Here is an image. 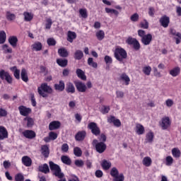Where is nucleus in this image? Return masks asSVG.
Segmentation results:
<instances>
[{
    "instance_id": "f257e3e1",
    "label": "nucleus",
    "mask_w": 181,
    "mask_h": 181,
    "mask_svg": "<svg viewBox=\"0 0 181 181\" xmlns=\"http://www.w3.org/2000/svg\"><path fill=\"white\" fill-rule=\"evenodd\" d=\"M49 169L52 172V175L58 177V179H63L64 177V173L62 172V168L60 165L54 163L53 161H49Z\"/></svg>"
},
{
    "instance_id": "f03ea898",
    "label": "nucleus",
    "mask_w": 181,
    "mask_h": 181,
    "mask_svg": "<svg viewBox=\"0 0 181 181\" xmlns=\"http://www.w3.org/2000/svg\"><path fill=\"white\" fill-rule=\"evenodd\" d=\"M138 36L141 38V42L144 46H148L152 42V34L145 32L144 30H139L137 31Z\"/></svg>"
},
{
    "instance_id": "7ed1b4c3",
    "label": "nucleus",
    "mask_w": 181,
    "mask_h": 181,
    "mask_svg": "<svg viewBox=\"0 0 181 181\" xmlns=\"http://www.w3.org/2000/svg\"><path fill=\"white\" fill-rule=\"evenodd\" d=\"M114 56L117 62L122 63L124 59H127L128 57V54H127V51L124 49V48L117 47L115 49Z\"/></svg>"
},
{
    "instance_id": "20e7f679",
    "label": "nucleus",
    "mask_w": 181,
    "mask_h": 181,
    "mask_svg": "<svg viewBox=\"0 0 181 181\" xmlns=\"http://www.w3.org/2000/svg\"><path fill=\"white\" fill-rule=\"evenodd\" d=\"M37 91L41 97H43V98H46L48 96L46 93H47L48 94H52V93H53V89L50 86H49L47 83H44L41 84L40 87H38Z\"/></svg>"
},
{
    "instance_id": "39448f33",
    "label": "nucleus",
    "mask_w": 181,
    "mask_h": 181,
    "mask_svg": "<svg viewBox=\"0 0 181 181\" xmlns=\"http://www.w3.org/2000/svg\"><path fill=\"white\" fill-rule=\"evenodd\" d=\"M92 144L98 153H104L107 151V144L104 142L98 141L96 139L93 140Z\"/></svg>"
},
{
    "instance_id": "423d86ee",
    "label": "nucleus",
    "mask_w": 181,
    "mask_h": 181,
    "mask_svg": "<svg viewBox=\"0 0 181 181\" xmlns=\"http://www.w3.org/2000/svg\"><path fill=\"white\" fill-rule=\"evenodd\" d=\"M88 129H90L91 134L95 135V136H100L101 135V129L98 127V124L94 122L88 123Z\"/></svg>"
},
{
    "instance_id": "0eeeda50",
    "label": "nucleus",
    "mask_w": 181,
    "mask_h": 181,
    "mask_svg": "<svg viewBox=\"0 0 181 181\" xmlns=\"http://www.w3.org/2000/svg\"><path fill=\"white\" fill-rule=\"evenodd\" d=\"M0 78L1 80H6L8 84H12V83H13V78H12V76H11L9 72L4 69L0 71Z\"/></svg>"
},
{
    "instance_id": "6e6552de",
    "label": "nucleus",
    "mask_w": 181,
    "mask_h": 181,
    "mask_svg": "<svg viewBox=\"0 0 181 181\" xmlns=\"http://www.w3.org/2000/svg\"><path fill=\"white\" fill-rule=\"evenodd\" d=\"M159 125L162 129L164 131L168 129V128H170V125H172V120L169 117H164L161 119V121L159 122Z\"/></svg>"
},
{
    "instance_id": "1a4fd4ad",
    "label": "nucleus",
    "mask_w": 181,
    "mask_h": 181,
    "mask_svg": "<svg viewBox=\"0 0 181 181\" xmlns=\"http://www.w3.org/2000/svg\"><path fill=\"white\" fill-rule=\"evenodd\" d=\"M18 111L23 117H28L32 112V109L25 105H20L18 107Z\"/></svg>"
},
{
    "instance_id": "9d476101",
    "label": "nucleus",
    "mask_w": 181,
    "mask_h": 181,
    "mask_svg": "<svg viewBox=\"0 0 181 181\" xmlns=\"http://www.w3.org/2000/svg\"><path fill=\"white\" fill-rule=\"evenodd\" d=\"M74 84L78 93H86L87 91V86L83 82L76 81L74 82Z\"/></svg>"
},
{
    "instance_id": "9b49d317",
    "label": "nucleus",
    "mask_w": 181,
    "mask_h": 181,
    "mask_svg": "<svg viewBox=\"0 0 181 181\" xmlns=\"http://www.w3.org/2000/svg\"><path fill=\"white\" fill-rule=\"evenodd\" d=\"M159 23L163 28H168L169 26V23H170V18L166 15H164L159 19Z\"/></svg>"
},
{
    "instance_id": "f8f14e48",
    "label": "nucleus",
    "mask_w": 181,
    "mask_h": 181,
    "mask_svg": "<svg viewBox=\"0 0 181 181\" xmlns=\"http://www.w3.org/2000/svg\"><path fill=\"white\" fill-rule=\"evenodd\" d=\"M86 136L87 132H86L85 130L78 131L75 135V140L78 142H82V141H84V139H86Z\"/></svg>"
},
{
    "instance_id": "ddd939ff",
    "label": "nucleus",
    "mask_w": 181,
    "mask_h": 181,
    "mask_svg": "<svg viewBox=\"0 0 181 181\" xmlns=\"http://www.w3.org/2000/svg\"><path fill=\"white\" fill-rule=\"evenodd\" d=\"M23 136L27 138V139H33V138H36V133L33 130H25L23 132Z\"/></svg>"
},
{
    "instance_id": "4468645a",
    "label": "nucleus",
    "mask_w": 181,
    "mask_h": 181,
    "mask_svg": "<svg viewBox=\"0 0 181 181\" xmlns=\"http://www.w3.org/2000/svg\"><path fill=\"white\" fill-rule=\"evenodd\" d=\"M65 91L68 94H74V93H76V88L74 87V84H73L71 82H68L66 84Z\"/></svg>"
},
{
    "instance_id": "2eb2a0df",
    "label": "nucleus",
    "mask_w": 181,
    "mask_h": 181,
    "mask_svg": "<svg viewBox=\"0 0 181 181\" xmlns=\"http://www.w3.org/2000/svg\"><path fill=\"white\" fill-rule=\"evenodd\" d=\"M8 136V130L4 126H0V141L6 139Z\"/></svg>"
},
{
    "instance_id": "dca6fc26",
    "label": "nucleus",
    "mask_w": 181,
    "mask_h": 181,
    "mask_svg": "<svg viewBox=\"0 0 181 181\" xmlns=\"http://www.w3.org/2000/svg\"><path fill=\"white\" fill-rule=\"evenodd\" d=\"M62 123H60V122L59 121L51 122L49 124V131H54L56 129H59Z\"/></svg>"
},
{
    "instance_id": "f3484780",
    "label": "nucleus",
    "mask_w": 181,
    "mask_h": 181,
    "mask_svg": "<svg viewBox=\"0 0 181 181\" xmlns=\"http://www.w3.org/2000/svg\"><path fill=\"white\" fill-rule=\"evenodd\" d=\"M21 160L24 166H26L27 168L32 166V158H30V157L28 156H24L22 157Z\"/></svg>"
},
{
    "instance_id": "a211bd4d",
    "label": "nucleus",
    "mask_w": 181,
    "mask_h": 181,
    "mask_svg": "<svg viewBox=\"0 0 181 181\" xmlns=\"http://www.w3.org/2000/svg\"><path fill=\"white\" fill-rule=\"evenodd\" d=\"M119 80H120V81H124L125 86H129V83H131V78L125 73H122L120 75Z\"/></svg>"
},
{
    "instance_id": "6ab92c4d",
    "label": "nucleus",
    "mask_w": 181,
    "mask_h": 181,
    "mask_svg": "<svg viewBox=\"0 0 181 181\" xmlns=\"http://www.w3.org/2000/svg\"><path fill=\"white\" fill-rule=\"evenodd\" d=\"M41 153L44 158H49V155H50V150L49 149V146H47V145H43L41 146Z\"/></svg>"
},
{
    "instance_id": "aec40b11",
    "label": "nucleus",
    "mask_w": 181,
    "mask_h": 181,
    "mask_svg": "<svg viewBox=\"0 0 181 181\" xmlns=\"http://www.w3.org/2000/svg\"><path fill=\"white\" fill-rule=\"evenodd\" d=\"M77 38V34L73 31H68L66 40L69 42V43H73L75 39Z\"/></svg>"
},
{
    "instance_id": "412c9836",
    "label": "nucleus",
    "mask_w": 181,
    "mask_h": 181,
    "mask_svg": "<svg viewBox=\"0 0 181 181\" xmlns=\"http://www.w3.org/2000/svg\"><path fill=\"white\" fill-rule=\"evenodd\" d=\"M10 70L13 73V76L16 80H19L21 78V70L18 69L16 66L11 67Z\"/></svg>"
},
{
    "instance_id": "4be33fe9",
    "label": "nucleus",
    "mask_w": 181,
    "mask_h": 181,
    "mask_svg": "<svg viewBox=\"0 0 181 181\" xmlns=\"http://www.w3.org/2000/svg\"><path fill=\"white\" fill-rule=\"evenodd\" d=\"M38 170L39 172H42V173H45V175L50 173V169L49 168V165H47V163L40 165L38 167Z\"/></svg>"
},
{
    "instance_id": "5701e85b",
    "label": "nucleus",
    "mask_w": 181,
    "mask_h": 181,
    "mask_svg": "<svg viewBox=\"0 0 181 181\" xmlns=\"http://www.w3.org/2000/svg\"><path fill=\"white\" fill-rule=\"evenodd\" d=\"M137 135H144L145 134V127H144V125L137 123L136 124V129H135Z\"/></svg>"
},
{
    "instance_id": "b1692460",
    "label": "nucleus",
    "mask_w": 181,
    "mask_h": 181,
    "mask_svg": "<svg viewBox=\"0 0 181 181\" xmlns=\"http://www.w3.org/2000/svg\"><path fill=\"white\" fill-rule=\"evenodd\" d=\"M54 90L57 91H64L65 88V85H64V81H59V83H55L54 86Z\"/></svg>"
},
{
    "instance_id": "393cba45",
    "label": "nucleus",
    "mask_w": 181,
    "mask_h": 181,
    "mask_svg": "<svg viewBox=\"0 0 181 181\" xmlns=\"http://www.w3.org/2000/svg\"><path fill=\"white\" fill-rule=\"evenodd\" d=\"M8 43L15 48L18 46V37L16 36H11L8 38Z\"/></svg>"
},
{
    "instance_id": "a878e982",
    "label": "nucleus",
    "mask_w": 181,
    "mask_h": 181,
    "mask_svg": "<svg viewBox=\"0 0 181 181\" xmlns=\"http://www.w3.org/2000/svg\"><path fill=\"white\" fill-rule=\"evenodd\" d=\"M83 57H84V53H83V51L80 49L75 51L74 54V59H75V60H81Z\"/></svg>"
},
{
    "instance_id": "bb28decb",
    "label": "nucleus",
    "mask_w": 181,
    "mask_h": 181,
    "mask_svg": "<svg viewBox=\"0 0 181 181\" xmlns=\"http://www.w3.org/2000/svg\"><path fill=\"white\" fill-rule=\"evenodd\" d=\"M170 74L172 77H177L180 74V67L176 66L170 71Z\"/></svg>"
},
{
    "instance_id": "cd10ccee",
    "label": "nucleus",
    "mask_w": 181,
    "mask_h": 181,
    "mask_svg": "<svg viewBox=\"0 0 181 181\" xmlns=\"http://www.w3.org/2000/svg\"><path fill=\"white\" fill-rule=\"evenodd\" d=\"M23 15L24 16L25 22H30L31 21L33 20V13H32L25 11L23 13Z\"/></svg>"
},
{
    "instance_id": "c85d7f7f",
    "label": "nucleus",
    "mask_w": 181,
    "mask_h": 181,
    "mask_svg": "<svg viewBox=\"0 0 181 181\" xmlns=\"http://www.w3.org/2000/svg\"><path fill=\"white\" fill-rule=\"evenodd\" d=\"M58 54L60 56V57H68L69 52L64 47L59 48L58 49Z\"/></svg>"
},
{
    "instance_id": "c756f323",
    "label": "nucleus",
    "mask_w": 181,
    "mask_h": 181,
    "mask_svg": "<svg viewBox=\"0 0 181 181\" xmlns=\"http://www.w3.org/2000/svg\"><path fill=\"white\" fill-rule=\"evenodd\" d=\"M61 160L62 163H64V165H67L68 166L71 165V158L68 156H62Z\"/></svg>"
},
{
    "instance_id": "7c9ffc66",
    "label": "nucleus",
    "mask_w": 181,
    "mask_h": 181,
    "mask_svg": "<svg viewBox=\"0 0 181 181\" xmlns=\"http://www.w3.org/2000/svg\"><path fill=\"white\" fill-rule=\"evenodd\" d=\"M21 76L23 81L25 83H28V81H29V77L28 76V72L26 71V69H22Z\"/></svg>"
},
{
    "instance_id": "2f4dec72",
    "label": "nucleus",
    "mask_w": 181,
    "mask_h": 181,
    "mask_svg": "<svg viewBox=\"0 0 181 181\" xmlns=\"http://www.w3.org/2000/svg\"><path fill=\"white\" fill-rule=\"evenodd\" d=\"M76 74L78 78H81V80H83L86 81L87 80V76H86V74H84V71L81 70V69H76Z\"/></svg>"
},
{
    "instance_id": "473e14b6",
    "label": "nucleus",
    "mask_w": 181,
    "mask_h": 181,
    "mask_svg": "<svg viewBox=\"0 0 181 181\" xmlns=\"http://www.w3.org/2000/svg\"><path fill=\"white\" fill-rule=\"evenodd\" d=\"M142 163L144 166H146V168H149V166L152 165V159L151 158V157L148 156L144 157Z\"/></svg>"
},
{
    "instance_id": "72a5a7b5",
    "label": "nucleus",
    "mask_w": 181,
    "mask_h": 181,
    "mask_svg": "<svg viewBox=\"0 0 181 181\" xmlns=\"http://www.w3.org/2000/svg\"><path fill=\"white\" fill-rule=\"evenodd\" d=\"M69 63V61L66 59H57V64L60 66V67H66Z\"/></svg>"
},
{
    "instance_id": "f704fd0d",
    "label": "nucleus",
    "mask_w": 181,
    "mask_h": 181,
    "mask_svg": "<svg viewBox=\"0 0 181 181\" xmlns=\"http://www.w3.org/2000/svg\"><path fill=\"white\" fill-rule=\"evenodd\" d=\"M111 162H109L107 160H103L101 163V166L104 170H108L111 168Z\"/></svg>"
},
{
    "instance_id": "c9c22d12",
    "label": "nucleus",
    "mask_w": 181,
    "mask_h": 181,
    "mask_svg": "<svg viewBox=\"0 0 181 181\" xmlns=\"http://www.w3.org/2000/svg\"><path fill=\"white\" fill-rule=\"evenodd\" d=\"M32 47L33 50L40 52V50H42V47H43V45H42V42H36L32 45Z\"/></svg>"
},
{
    "instance_id": "e433bc0d",
    "label": "nucleus",
    "mask_w": 181,
    "mask_h": 181,
    "mask_svg": "<svg viewBox=\"0 0 181 181\" xmlns=\"http://www.w3.org/2000/svg\"><path fill=\"white\" fill-rule=\"evenodd\" d=\"M6 18L7 21L12 22V21H15V19H16V15L11 13V11H6Z\"/></svg>"
},
{
    "instance_id": "4c0bfd02",
    "label": "nucleus",
    "mask_w": 181,
    "mask_h": 181,
    "mask_svg": "<svg viewBox=\"0 0 181 181\" xmlns=\"http://www.w3.org/2000/svg\"><path fill=\"white\" fill-rule=\"evenodd\" d=\"M95 36H96L98 40H103V39H104V37H105V33H104V30H98L96 33Z\"/></svg>"
},
{
    "instance_id": "58836bf2",
    "label": "nucleus",
    "mask_w": 181,
    "mask_h": 181,
    "mask_svg": "<svg viewBox=\"0 0 181 181\" xmlns=\"http://www.w3.org/2000/svg\"><path fill=\"white\" fill-rule=\"evenodd\" d=\"M88 64L93 69H97V67H98V64H97V62H95L94 59L91 57H89L88 59Z\"/></svg>"
},
{
    "instance_id": "ea45409f",
    "label": "nucleus",
    "mask_w": 181,
    "mask_h": 181,
    "mask_svg": "<svg viewBox=\"0 0 181 181\" xmlns=\"http://www.w3.org/2000/svg\"><path fill=\"white\" fill-rule=\"evenodd\" d=\"M6 42V33L5 31H0V45H4Z\"/></svg>"
},
{
    "instance_id": "a19ab883",
    "label": "nucleus",
    "mask_w": 181,
    "mask_h": 181,
    "mask_svg": "<svg viewBox=\"0 0 181 181\" xmlns=\"http://www.w3.org/2000/svg\"><path fill=\"white\" fill-rule=\"evenodd\" d=\"M24 121H27L28 128H32L33 127V124H35V121H33L32 117H25Z\"/></svg>"
},
{
    "instance_id": "79ce46f5",
    "label": "nucleus",
    "mask_w": 181,
    "mask_h": 181,
    "mask_svg": "<svg viewBox=\"0 0 181 181\" xmlns=\"http://www.w3.org/2000/svg\"><path fill=\"white\" fill-rule=\"evenodd\" d=\"M142 71L146 76H151V71H152V67H151V66H144L143 67Z\"/></svg>"
},
{
    "instance_id": "37998d69",
    "label": "nucleus",
    "mask_w": 181,
    "mask_h": 181,
    "mask_svg": "<svg viewBox=\"0 0 181 181\" xmlns=\"http://www.w3.org/2000/svg\"><path fill=\"white\" fill-rule=\"evenodd\" d=\"M74 153L75 156L80 158V156L83 155V151H81V148H80V147H75L74 148Z\"/></svg>"
},
{
    "instance_id": "c03bdc74",
    "label": "nucleus",
    "mask_w": 181,
    "mask_h": 181,
    "mask_svg": "<svg viewBox=\"0 0 181 181\" xmlns=\"http://www.w3.org/2000/svg\"><path fill=\"white\" fill-rule=\"evenodd\" d=\"M172 155L174 158H180V150L176 148H173Z\"/></svg>"
},
{
    "instance_id": "a18cd8bd",
    "label": "nucleus",
    "mask_w": 181,
    "mask_h": 181,
    "mask_svg": "<svg viewBox=\"0 0 181 181\" xmlns=\"http://www.w3.org/2000/svg\"><path fill=\"white\" fill-rule=\"evenodd\" d=\"M119 175V171H118V169L117 168L113 167L110 170V175L112 177H117Z\"/></svg>"
},
{
    "instance_id": "49530a36",
    "label": "nucleus",
    "mask_w": 181,
    "mask_h": 181,
    "mask_svg": "<svg viewBox=\"0 0 181 181\" xmlns=\"http://www.w3.org/2000/svg\"><path fill=\"white\" fill-rule=\"evenodd\" d=\"M153 132H150L146 134V141H148V142H153Z\"/></svg>"
},
{
    "instance_id": "de8ad7c7",
    "label": "nucleus",
    "mask_w": 181,
    "mask_h": 181,
    "mask_svg": "<svg viewBox=\"0 0 181 181\" xmlns=\"http://www.w3.org/2000/svg\"><path fill=\"white\" fill-rule=\"evenodd\" d=\"M2 50H4V53H12V48L9 47L7 44H4L2 45Z\"/></svg>"
},
{
    "instance_id": "09e8293b",
    "label": "nucleus",
    "mask_w": 181,
    "mask_h": 181,
    "mask_svg": "<svg viewBox=\"0 0 181 181\" xmlns=\"http://www.w3.org/2000/svg\"><path fill=\"white\" fill-rule=\"evenodd\" d=\"M173 164V158L172 156H168L165 158V165L166 166H172Z\"/></svg>"
},
{
    "instance_id": "8fccbe9b",
    "label": "nucleus",
    "mask_w": 181,
    "mask_h": 181,
    "mask_svg": "<svg viewBox=\"0 0 181 181\" xmlns=\"http://www.w3.org/2000/svg\"><path fill=\"white\" fill-rule=\"evenodd\" d=\"M110 110H111L110 106L103 105L100 110V112L103 115L108 114V112H110Z\"/></svg>"
},
{
    "instance_id": "3c124183",
    "label": "nucleus",
    "mask_w": 181,
    "mask_h": 181,
    "mask_svg": "<svg viewBox=\"0 0 181 181\" xmlns=\"http://www.w3.org/2000/svg\"><path fill=\"white\" fill-rule=\"evenodd\" d=\"M47 43L48 46H56V40L53 37H49L47 40Z\"/></svg>"
},
{
    "instance_id": "603ef678",
    "label": "nucleus",
    "mask_w": 181,
    "mask_h": 181,
    "mask_svg": "<svg viewBox=\"0 0 181 181\" xmlns=\"http://www.w3.org/2000/svg\"><path fill=\"white\" fill-rule=\"evenodd\" d=\"M130 20L132 22H138L139 21V14L137 13H134L131 16Z\"/></svg>"
},
{
    "instance_id": "864d4df0",
    "label": "nucleus",
    "mask_w": 181,
    "mask_h": 181,
    "mask_svg": "<svg viewBox=\"0 0 181 181\" xmlns=\"http://www.w3.org/2000/svg\"><path fill=\"white\" fill-rule=\"evenodd\" d=\"M125 180V177L124 174L120 173L117 176L115 177L113 181H124Z\"/></svg>"
},
{
    "instance_id": "5fc2aeb1",
    "label": "nucleus",
    "mask_w": 181,
    "mask_h": 181,
    "mask_svg": "<svg viewBox=\"0 0 181 181\" xmlns=\"http://www.w3.org/2000/svg\"><path fill=\"white\" fill-rule=\"evenodd\" d=\"M140 27L142 29H148V28H149V23L148 22V21L144 20V22H141L140 23Z\"/></svg>"
},
{
    "instance_id": "6e6d98bb",
    "label": "nucleus",
    "mask_w": 181,
    "mask_h": 181,
    "mask_svg": "<svg viewBox=\"0 0 181 181\" xmlns=\"http://www.w3.org/2000/svg\"><path fill=\"white\" fill-rule=\"evenodd\" d=\"M98 139L100 141V142H103V144H105L107 142V136L102 133L100 136L98 137Z\"/></svg>"
},
{
    "instance_id": "4d7b16f0",
    "label": "nucleus",
    "mask_w": 181,
    "mask_h": 181,
    "mask_svg": "<svg viewBox=\"0 0 181 181\" xmlns=\"http://www.w3.org/2000/svg\"><path fill=\"white\" fill-rule=\"evenodd\" d=\"M79 13L82 16V18H84V19L87 18L88 16L87 15V9H86V8H81L79 10Z\"/></svg>"
},
{
    "instance_id": "13d9d810",
    "label": "nucleus",
    "mask_w": 181,
    "mask_h": 181,
    "mask_svg": "<svg viewBox=\"0 0 181 181\" xmlns=\"http://www.w3.org/2000/svg\"><path fill=\"white\" fill-rule=\"evenodd\" d=\"M15 180L16 181H23L25 180V177L22 173H18L15 175Z\"/></svg>"
},
{
    "instance_id": "bf43d9fd",
    "label": "nucleus",
    "mask_w": 181,
    "mask_h": 181,
    "mask_svg": "<svg viewBox=\"0 0 181 181\" xmlns=\"http://www.w3.org/2000/svg\"><path fill=\"white\" fill-rule=\"evenodd\" d=\"M104 60H105V63L106 64H112V57L108 56V55H106L105 56V58H104Z\"/></svg>"
},
{
    "instance_id": "052dcab7",
    "label": "nucleus",
    "mask_w": 181,
    "mask_h": 181,
    "mask_svg": "<svg viewBox=\"0 0 181 181\" xmlns=\"http://www.w3.org/2000/svg\"><path fill=\"white\" fill-rule=\"evenodd\" d=\"M136 40H137L136 38L129 37L126 40V43H127V45H132L134 43H135V41Z\"/></svg>"
},
{
    "instance_id": "680f3d73",
    "label": "nucleus",
    "mask_w": 181,
    "mask_h": 181,
    "mask_svg": "<svg viewBox=\"0 0 181 181\" xmlns=\"http://www.w3.org/2000/svg\"><path fill=\"white\" fill-rule=\"evenodd\" d=\"M45 29H50L52 28V25H53V21H52V18H47L46 21Z\"/></svg>"
},
{
    "instance_id": "e2e57ef3",
    "label": "nucleus",
    "mask_w": 181,
    "mask_h": 181,
    "mask_svg": "<svg viewBox=\"0 0 181 181\" xmlns=\"http://www.w3.org/2000/svg\"><path fill=\"white\" fill-rule=\"evenodd\" d=\"M74 163L77 168H83L84 166V161L83 160H76Z\"/></svg>"
},
{
    "instance_id": "0e129e2a",
    "label": "nucleus",
    "mask_w": 181,
    "mask_h": 181,
    "mask_svg": "<svg viewBox=\"0 0 181 181\" xmlns=\"http://www.w3.org/2000/svg\"><path fill=\"white\" fill-rule=\"evenodd\" d=\"M49 136L51 139V141H54V140L57 139V134L54 132H50L49 133Z\"/></svg>"
},
{
    "instance_id": "69168bd1",
    "label": "nucleus",
    "mask_w": 181,
    "mask_h": 181,
    "mask_svg": "<svg viewBox=\"0 0 181 181\" xmlns=\"http://www.w3.org/2000/svg\"><path fill=\"white\" fill-rule=\"evenodd\" d=\"M134 50H139V49H141V44L139 43V41L136 40L135 42L132 45Z\"/></svg>"
},
{
    "instance_id": "338daca9",
    "label": "nucleus",
    "mask_w": 181,
    "mask_h": 181,
    "mask_svg": "<svg viewBox=\"0 0 181 181\" xmlns=\"http://www.w3.org/2000/svg\"><path fill=\"white\" fill-rule=\"evenodd\" d=\"M148 15L151 17L153 18L155 16V8L150 6L148 8Z\"/></svg>"
},
{
    "instance_id": "774afa93",
    "label": "nucleus",
    "mask_w": 181,
    "mask_h": 181,
    "mask_svg": "<svg viewBox=\"0 0 181 181\" xmlns=\"http://www.w3.org/2000/svg\"><path fill=\"white\" fill-rule=\"evenodd\" d=\"M6 115H8V111L2 107H0V118L2 117H6Z\"/></svg>"
}]
</instances>
